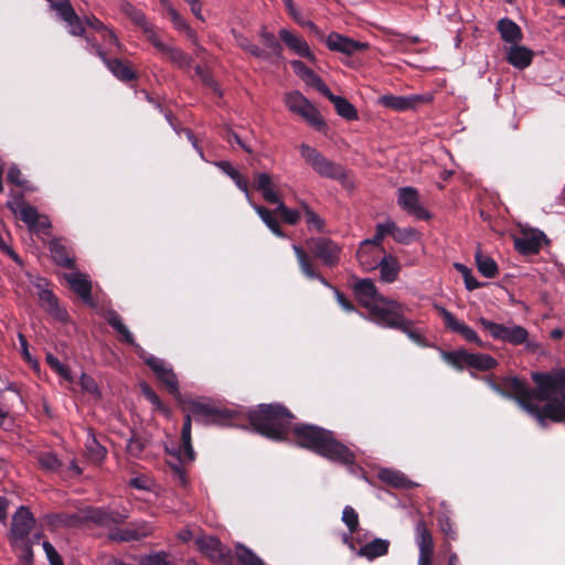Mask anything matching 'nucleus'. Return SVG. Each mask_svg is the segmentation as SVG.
Wrapping results in <instances>:
<instances>
[{"instance_id": "36", "label": "nucleus", "mask_w": 565, "mask_h": 565, "mask_svg": "<svg viewBox=\"0 0 565 565\" xmlns=\"http://www.w3.org/2000/svg\"><path fill=\"white\" fill-rule=\"evenodd\" d=\"M108 70L111 74L121 82L128 83L137 79V73L128 61L114 58L108 63Z\"/></svg>"}, {"instance_id": "24", "label": "nucleus", "mask_w": 565, "mask_h": 565, "mask_svg": "<svg viewBox=\"0 0 565 565\" xmlns=\"http://www.w3.org/2000/svg\"><path fill=\"white\" fill-rule=\"evenodd\" d=\"M384 254H386L384 249L375 250L369 242H362L356 250V258L363 270L371 271L377 268L379 260Z\"/></svg>"}, {"instance_id": "37", "label": "nucleus", "mask_w": 565, "mask_h": 565, "mask_svg": "<svg viewBox=\"0 0 565 565\" xmlns=\"http://www.w3.org/2000/svg\"><path fill=\"white\" fill-rule=\"evenodd\" d=\"M119 10L122 14H125L136 26L141 30L146 29L150 22L148 21L146 14L142 10L135 7L127 0H121L119 3Z\"/></svg>"}, {"instance_id": "14", "label": "nucleus", "mask_w": 565, "mask_h": 565, "mask_svg": "<svg viewBox=\"0 0 565 565\" xmlns=\"http://www.w3.org/2000/svg\"><path fill=\"white\" fill-rule=\"evenodd\" d=\"M397 204L407 214L427 221L431 214L422 205L417 189L413 186H403L397 190Z\"/></svg>"}, {"instance_id": "55", "label": "nucleus", "mask_w": 565, "mask_h": 565, "mask_svg": "<svg viewBox=\"0 0 565 565\" xmlns=\"http://www.w3.org/2000/svg\"><path fill=\"white\" fill-rule=\"evenodd\" d=\"M479 323L491 334L492 338L497 340L503 339L507 326L490 321L486 318H480Z\"/></svg>"}, {"instance_id": "60", "label": "nucleus", "mask_w": 565, "mask_h": 565, "mask_svg": "<svg viewBox=\"0 0 565 565\" xmlns=\"http://www.w3.org/2000/svg\"><path fill=\"white\" fill-rule=\"evenodd\" d=\"M302 81H305L308 85L315 87L323 96L330 90V88L326 85L321 77L318 76L312 70Z\"/></svg>"}, {"instance_id": "46", "label": "nucleus", "mask_w": 565, "mask_h": 565, "mask_svg": "<svg viewBox=\"0 0 565 565\" xmlns=\"http://www.w3.org/2000/svg\"><path fill=\"white\" fill-rule=\"evenodd\" d=\"M36 460H38L40 467L43 470L49 471V472H55L62 466V462L57 458V456L51 451H42V452L38 454Z\"/></svg>"}, {"instance_id": "44", "label": "nucleus", "mask_w": 565, "mask_h": 565, "mask_svg": "<svg viewBox=\"0 0 565 565\" xmlns=\"http://www.w3.org/2000/svg\"><path fill=\"white\" fill-rule=\"evenodd\" d=\"M259 38L264 45L268 49V54L280 57L282 52V46L276 39L275 34L268 32L265 26H263L259 31Z\"/></svg>"}, {"instance_id": "51", "label": "nucleus", "mask_w": 565, "mask_h": 565, "mask_svg": "<svg viewBox=\"0 0 565 565\" xmlns=\"http://www.w3.org/2000/svg\"><path fill=\"white\" fill-rule=\"evenodd\" d=\"M306 222L309 226L315 227L319 233L324 231V221L306 203L301 204Z\"/></svg>"}, {"instance_id": "20", "label": "nucleus", "mask_w": 565, "mask_h": 565, "mask_svg": "<svg viewBox=\"0 0 565 565\" xmlns=\"http://www.w3.org/2000/svg\"><path fill=\"white\" fill-rule=\"evenodd\" d=\"M49 250L53 262L63 268L73 269L75 259L71 247L63 243L62 238H54L49 243Z\"/></svg>"}, {"instance_id": "12", "label": "nucleus", "mask_w": 565, "mask_h": 565, "mask_svg": "<svg viewBox=\"0 0 565 565\" xmlns=\"http://www.w3.org/2000/svg\"><path fill=\"white\" fill-rule=\"evenodd\" d=\"M530 415L536 418L542 427L546 426V420L565 424V392L551 398L543 406L531 407Z\"/></svg>"}, {"instance_id": "50", "label": "nucleus", "mask_w": 565, "mask_h": 565, "mask_svg": "<svg viewBox=\"0 0 565 565\" xmlns=\"http://www.w3.org/2000/svg\"><path fill=\"white\" fill-rule=\"evenodd\" d=\"M138 565H171L170 554L160 551L140 557Z\"/></svg>"}, {"instance_id": "9", "label": "nucleus", "mask_w": 565, "mask_h": 565, "mask_svg": "<svg viewBox=\"0 0 565 565\" xmlns=\"http://www.w3.org/2000/svg\"><path fill=\"white\" fill-rule=\"evenodd\" d=\"M443 359L457 370L465 367L473 369L477 371H489L498 365L494 358L484 353H471L465 349L455 351H444Z\"/></svg>"}, {"instance_id": "17", "label": "nucleus", "mask_w": 565, "mask_h": 565, "mask_svg": "<svg viewBox=\"0 0 565 565\" xmlns=\"http://www.w3.org/2000/svg\"><path fill=\"white\" fill-rule=\"evenodd\" d=\"M436 310L443 317L447 329L455 333L460 334L466 341L476 343L478 347H483L477 332L465 322L459 321L450 311L446 308L435 305Z\"/></svg>"}, {"instance_id": "61", "label": "nucleus", "mask_w": 565, "mask_h": 565, "mask_svg": "<svg viewBox=\"0 0 565 565\" xmlns=\"http://www.w3.org/2000/svg\"><path fill=\"white\" fill-rule=\"evenodd\" d=\"M239 46L244 51L248 52L249 54H252L255 57H258V58H268L269 57V54L267 53V51L262 50L258 45L252 43L247 39H242L239 42Z\"/></svg>"}, {"instance_id": "54", "label": "nucleus", "mask_w": 565, "mask_h": 565, "mask_svg": "<svg viewBox=\"0 0 565 565\" xmlns=\"http://www.w3.org/2000/svg\"><path fill=\"white\" fill-rule=\"evenodd\" d=\"M146 448V440L134 434L127 443L126 449L129 456L139 458Z\"/></svg>"}, {"instance_id": "16", "label": "nucleus", "mask_w": 565, "mask_h": 565, "mask_svg": "<svg viewBox=\"0 0 565 565\" xmlns=\"http://www.w3.org/2000/svg\"><path fill=\"white\" fill-rule=\"evenodd\" d=\"M153 527L149 522H131L126 527L115 529L109 532V539L115 542L139 541L151 535Z\"/></svg>"}, {"instance_id": "59", "label": "nucleus", "mask_w": 565, "mask_h": 565, "mask_svg": "<svg viewBox=\"0 0 565 565\" xmlns=\"http://www.w3.org/2000/svg\"><path fill=\"white\" fill-rule=\"evenodd\" d=\"M46 362L47 364L61 376H63L65 380L71 381V372L70 369L60 362V360L54 356L52 353L46 354Z\"/></svg>"}, {"instance_id": "45", "label": "nucleus", "mask_w": 565, "mask_h": 565, "mask_svg": "<svg viewBox=\"0 0 565 565\" xmlns=\"http://www.w3.org/2000/svg\"><path fill=\"white\" fill-rule=\"evenodd\" d=\"M529 337V332L521 326L505 327V332L502 341L509 342L514 345L523 344Z\"/></svg>"}, {"instance_id": "21", "label": "nucleus", "mask_w": 565, "mask_h": 565, "mask_svg": "<svg viewBox=\"0 0 565 565\" xmlns=\"http://www.w3.org/2000/svg\"><path fill=\"white\" fill-rule=\"evenodd\" d=\"M279 38L294 53L301 57H306L311 62H315V54L311 52L308 43L302 38L294 34L287 29H281L279 31Z\"/></svg>"}, {"instance_id": "38", "label": "nucleus", "mask_w": 565, "mask_h": 565, "mask_svg": "<svg viewBox=\"0 0 565 565\" xmlns=\"http://www.w3.org/2000/svg\"><path fill=\"white\" fill-rule=\"evenodd\" d=\"M162 55L181 70L189 71L192 66V57L180 47L169 44Z\"/></svg>"}, {"instance_id": "42", "label": "nucleus", "mask_w": 565, "mask_h": 565, "mask_svg": "<svg viewBox=\"0 0 565 565\" xmlns=\"http://www.w3.org/2000/svg\"><path fill=\"white\" fill-rule=\"evenodd\" d=\"M215 164L235 182L239 190H242L245 194H248L247 180L239 173L238 170L233 168L231 162L223 160L217 161Z\"/></svg>"}, {"instance_id": "53", "label": "nucleus", "mask_w": 565, "mask_h": 565, "mask_svg": "<svg viewBox=\"0 0 565 565\" xmlns=\"http://www.w3.org/2000/svg\"><path fill=\"white\" fill-rule=\"evenodd\" d=\"M455 268L462 275L465 286L468 290L481 287V284L473 277L472 271L463 264L456 263Z\"/></svg>"}, {"instance_id": "6", "label": "nucleus", "mask_w": 565, "mask_h": 565, "mask_svg": "<svg viewBox=\"0 0 565 565\" xmlns=\"http://www.w3.org/2000/svg\"><path fill=\"white\" fill-rule=\"evenodd\" d=\"M353 291L359 303L367 310L370 320L377 324H381L401 303L379 294L374 282L369 278L356 280Z\"/></svg>"}, {"instance_id": "49", "label": "nucleus", "mask_w": 565, "mask_h": 565, "mask_svg": "<svg viewBox=\"0 0 565 565\" xmlns=\"http://www.w3.org/2000/svg\"><path fill=\"white\" fill-rule=\"evenodd\" d=\"M392 237L399 244H409L418 238V232L413 227L401 228L395 224Z\"/></svg>"}, {"instance_id": "31", "label": "nucleus", "mask_w": 565, "mask_h": 565, "mask_svg": "<svg viewBox=\"0 0 565 565\" xmlns=\"http://www.w3.org/2000/svg\"><path fill=\"white\" fill-rule=\"evenodd\" d=\"M254 188L262 192V195L266 202L273 204H278L280 202L277 192L273 188V182L268 173H256L254 177Z\"/></svg>"}, {"instance_id": "28", "label": "nucleus", "mask_w": 565, "mask_h": 565, "mask_svg": "<svg viewBox=\"0 0 565 565\" xmlns=\"http://www.w3.org/2000/svg\"><path fill=\"white\" fill-rule=\"evenodd\" d=\"M292 249L297 256L301 271L308 278L318 279L322 285H324L329 288H332V286L328 282V280L316 270L310 256L307 254V252L302 247H300L298 245H294Z\"/></svg>"}, {"instance_id": "58", "label": "nucleus", "mask_w": 565, "mask_h": 565, "mask_svg": "<svg viewBox=\"0 0 565 565\" xmlns=\"http://www.w3.org/2000/svg\"><path fill=\"white\" fill-rule=\"evenodd\" d=\"M148 41L162 54L169 44L161 41L152 23L142 30Z\"/></svg>"}, {"instance_id": "2", "label": "nucleus", "mask_w": 565, "mask_h": 565, "mask_svg": "<svg viewBox=\"0 0 565 565\" xmlns=\"http://www.w3.org/2000/svg\"><path fill=\"white\" fill-rule=\"evenodd\" d=\"M532 379L537 388H531L518 376H508L502 380L501 387L497 391L505 396L514 398L518 404L530 414L531 407H540V403L550 401L553 394H561V388L554 374L533 373Z\"/></svg>"}, {"instance_id": "11", "label": "nucleus", "mask_w": 565, "mask_h": 565, "mask_svg": "<svg viewBox=\"0 0 565 565\" xmlns=\"http://www.w3.org/2000/svg\"><path fill=\"white\" fill-rule=\"evenodd\" d=\"M404 305L399 303L398 308H395L380 326L390 329H397L404 332L413 342L422 347L427 345V340L423 332L415 327L413 320L407 319L404 316Z\"/></svg>"}, {"instance_id": "23", "label": "nucleus", "mask_w": 565, "mask_h": 565, "mask_svg": "<svg viewBox=\"0 0 565 565\" xmlns=\"http://www.w3.org/2000/svg\"><path fill=\"white\" fill-rule=\"evenodd\" d=\"M415 540L419 550L418 556H434V540L424 519H419L415 525Z\"/></svg>"}, {"instance_id": "57", "label": "nucleus", "mask_w": 565, "mask_h": 565, "mask_svg": "<svg viewBox=\"0 0 565 565\" xmlns=\"http://www.w3.org/2000/svg\"><path fill=\"white\" fill-rule=\"evenodd\" d=\"M342 521L348 526L350 534L356 532L359 527V515L351 505L344 507L342 512Z\"/></svg>"}, {"instance_id": "18", "label": "nucleus", "mask_w": 565, "mask_h": 565, "mask_svg": "<svg viewBox=\"0 0 565 565\" xmlns=\"http://www.w3.org/2000/svg\"><path fill=\"white\" fill-rule=\"evenodd\" d=\"M195 544L199 551L214 563H224L230 554V550L215 536H199Z\"/></svg>"}, {"instance_id": "64", "label": "nucleus", "mask_w": 565, "mask_h": 565, "mask_svg": "<svg viewBox=\"0 0 565 565\" xmlns=\"http://www.w3.org/2000/svg\"><path fill=\"white\" fill-rule=\"evenodd\" d=\"M7 179L10 183L20 188L25 186L26 181L22 178L21 170L17 166H12L8 170Z\"/></svg>"}, {"instance_id": "27", "label": "nucleus", "mask_w": 565, "mask_h": 565, "mask_svg": "<svg viewBox=\"0 0 565 565\" xmlns=\"http://www.w3.org/2000/svg\"><path fill=\"white\" fill-rule=\"evenodd\" d=\"M377 478L382 482L396 489H412L416 486V483L409 480L403 472L390 468L380 469Z\"/></svg>"}, {"instance_id": "10", "label": "nucleus", "mask_w": 565, "mask_h": 565, "mask_svg": "<svg viewBox=\"0 0 565 565\" xmlns=\"http://www.w3.org/2000/svg\"><path fill=\"white\" fill-rule=\"evenodd\" d=\"M299 148L301 157L320 177L337 180L347 177V171L341 164L327 159L313 147L301 143Z\"/></svg>"}, {"instance_id": "7", "label": "nucleus", "mask_w": 565, "mask_h": 565, "mask_svg": "<svg viewBox=\"0 0 565 565\" xmlns=\"http://www.w3.org/2000/svg\"><path fill=\"white\" fill-rule=\"evenodd\" d=\"M35 525V519L29 508L21 505L12 515L9 542L13 548L25 550L30 556L32 548L29 535Z\"/></svg>"}, {"instance_id": "5", "label": "nucleus", "mask_w": 565, "mask_h": 565, "mask_svg": "<svg viewBox=\"0 0 565 565\" xmlns=\"http://www.w3.org/2000/svg\"><path fill=\"white\" fill-rule=\"evenodd\" d=\"M294 418L281 404H260L248 414L253 429L273 440L286 439Z\"/></svg>"}, {"instance_id": "8", "label": "nucleus", "mask_w": 565, "mask_h": 565, "mask_svg": "<svg viewBox=\"0 0 565 565\" xmlns=\"http://www.w3.org/2000/svg\"><path fill=\"white\" fill-rule=\"evenodd\" d=\"M287 108L305 119L317 131L326 132L328 127L317 107L300 92L294 90L285 96Z\"/></svg>"}, {"instance_id": "3", "label": "nucleus", "mask_w": 565, "mask_h": 565, "mask_svg": "<svg viewBox=\"0 0 565 565\" xmlns=\"http://www.w3.org/2000/svg\"><path fill=\"white\" fill-rule=\"evenodd\" d=\"M295 441L298 446L307 448L329 460L343 465L355 461L354 454L338 441L333 433L316 425L296 424L292 427Z\"/></svg>"}, {"instance_id": "30", "label": "nucleus", "mask_w": 565, "mask_h": 565, "mask_svg": "<svg viewBox=\"0 0 565 565\" xmlns=\"http://www.w3.org/2000/svg\"><path fill=\"white\" fill-rule=\"evenodd\" d=\"M390 541L376 537L371 542L364 544L358 551V555L361 557H365L369 561H373L377 557L384 556L388 553Z\"/></svg>"}, {"instance_id": "43", "label": "nucleus", "mask_w": 565, "mask_h": 565, "mask_svg": "<svg viewBox=\"0 0 565 565\" xmlns=\"http://www.w3.org/2000/svg\"><path fill=\"white\" fill-rule=\"evenodd\" d=\"M255 210H256L257 214L259 215V217L262 218V221L268 226V228L275 235H277L278 237L285 236V234L281 231V227L279 225V222L275 216V214L277 213V212H275V210L271 211L264 206H255Z\"/></svg>"}, {"instance_id": "33", "label": "nucleus", "mask_w": 565, "mask_h": 565, "mask_svg": "<svg viewBox=\"0 0 565 565\" xmlns=\"http://www.w3.org/2000/svg\"><path fill=\"white\" fill-rule=\"evenodd\" d=\"M497 28L502 40L507 43L516 44L523 39L521 28L511 19H500Z\"/></svg>"}, {"instance_id": "56", "label": "nucleus", "mask_w": 565, "mask_h": 565, "mask_svg": "<svg viewBox=\"0 0 565 565\" xmlns=\"http://www.w3.org/2000/svg\"><path fill=\"white\" fill-rule=\"evenodd\" d=\"M141 392L156 409L160 411L163 414L169 413V409L162 404L158 394L148 384H141Z\"/></svg>"}, {"instance_id": "62", "label": "nucleus", "mask_w": 565, "mask_h": 565, "mask_svg": "<svg viewBox=\"0 0 565 565\" xmlns=\"http://www.w3.org/2000/svg\"><path fill=\"white\" fill-rule=\"evenodd\" d=\"M42 546L51 565H64L61 555L50 542L44 541Z\"/></svg>"}, {"instance_id": "39", "label": "nucleus", "mask_w": 565, "mask_h": 565, "mask_svg": "<svg viewBox=\"0 0 565 565\" xmlns=\"http://www.w3.org/2000/svg\"><path fill=\"white\" fill-rule=\"evenodd\" d=\"M9 206L15 215H19L20 220L25 223L29 228L33 225L40 215L34 206L25 203L22 200L14 204H9Z\"/></svg>"}, {"instance_id": "41", "label": "nucleus", "mask_w": 565, "mask_h": 565, "mask_svg": "<svg viewBox=\"0 0 565 565\" xmlns=\"http://www.w3.org/2000/svg\"><path fill=\"white\" fill-rule=\"evenodd\" d=\"M85 448L87 458L94 463H100L106 457V448L97 441L94 435H88Z\"/></svg>"}, {"instance_id": "19", "label": "nucleus", "mask_w": 565, "mask_h": 565, "mask_svg": "<svg viewBox=\"0 0 565 565\" xmlns=\"http://www.w3.org/2000/svg\"><path fill=\"white\" fill-rule=\"evenodd\" d=\"M326 45L330 51L340 52L345 55H353L356 52L365 51L369 44L359 42L337 32H331L326 39Z\"/></svg>"}, {"instance_id": "48", "label": "nucleus", "mask_w": 565, "mask_h": 565, "mask_svg": "<svg viewBox=\"0 0 565 565\" xmlns=\"http://www.w3.org/2000/svg\"><path fill=\"white\" fill-rule=\"evenodd\" d=\"M235 553L242 565H266L252 550L242 544L236 545Z\"/></svg>"}, {"instance_id": "26", "label": "nucleus", "mask_w": 565, "mask_h": 565, "mask_svg": "<svg viewBox=\"0 0 565 565\" xmlns=\"http://www.w3.org/2000/svg\"><path fill=\"white\" fill-rule=\"evenodd\" d=\"M38 298L40 306L53 318L58 321H66L68 319L67 311L60 307L58 300L51 289L38 292Z\"/></svg>"}, {"instance_id": "63", "label": "nucleus", "mask_w": 565, "mask_h": 565, "mask_svg": "<svg viewBox=\"0 0 565 565\" xmlns=\"http://www.w3.org/2000/svg\"><path fill=\"white\" fill-rule=\"evenodd\" d=\"M52 227V223L46 215H39L33 225L29 228L34 233H44L47 234L49 230Z\"/></svg>"}, {"instance_id": "22", "label": "nucleus", "mask_w": 565, "mask_h": 565, "mask_svg": "<svg viewBox=\"0 0 565 565\" xmlns=\"http://www.w3.org/2000/svg\"><path fill=\"white\" fill-rule=\"evenodd\" d=\"M423 100L419 95L413 96H396V95H382L379 97L377 103L383 107L392 110L403 111L415 108L416 105Z\"/></svg>"}, {"instance_id": "34", "label": "nucleus", "mask_w": 565, "mask_h": 565, "mask_svg": "<svg viewBox=\"0 0 565 565\" xmlns=\"http://www.w3.org/2000/svg\"><path fill=\"white\" fill-rule=\"evenodd\" d=\"M334 106L339 116L347 120H356L359 118L355 107L344 97L334 95L331 90L324 95Z\"/></svg>"}, {"instance_id": "1", "label": "nucleus", "mask_w": 565, "mask_h": 565, "mask_svg": "<svg viewBox=\"0 0 565 565\" xmlns=\"http://www.w3.org/2000/svg\"><path fill=\"white\" fill-rule=\"evenodd\" d=\"M184 411L190 413L184 416V423L181 429V445L177 450L169 451L172 460L168 461L172 470L173 479L182 487L188 483L185 465L195 460V451L192 446V416L203 425L231 426L236 419V412L225 407H218L211 403H204L198 399L179 401Z\"/></svg>"}, {"instance_id": "15", "label": "nucleus", "mask_w": 565, "mask_h": 565, "mask_svg": "<svg viewBox=\"0 0 565 565\" xmlns=\"http://www.w3.org/2000/svg\"><path fill=\"white\" fill-rule=\"evenodd\" d=\"M545 234L539 230L524 231L513 238L514 248L524 256L540 253L543 243H547Z\"/></svg>"}, {"instance_id": "40", "label": "nucleus", "mask_w": 565, "mask_h": 565, "mask_svg": "<svg viewBox=\"0 0 565 565\" xmlns=\"http://www.w3.org/2000/svg\"><path fill=\"white\" fill-rule=\"evenodd\" d=\"M475 257L477 268L482 276L487 278H493L498 275V265L492 257L483 255L480 248H478V250L476 252Z\"/></svg>"}, {"instance_id": "32", "label": "nucleus", "mask_w": 565, "mask_h": 565, "mask_svg": "<svg viewBox=\"0 0 565 565\" xmlns=\"http://www.w3.org/2000/svg\"><path fill=\"white\" fill-rule=\"evenodd\" d=\"M380 276L385 282H393L397 279L401 266L395 256L391 254H384L379 260Z\"/></svg>"}, {"instance_id": "52", "label": "nucleus", "mask_w": 565, "mask_h": 565, "mask_svg": "<svg viewBox=\"0 0 565 565\" xmlns=\"http://www.w3.org/2000/svg\"><path fill=\"white\" fill-rule=\"evenodd\" d=\"M275 212L280 214L282 221L290 225L297 224L300 220V212L297 210H291V209L287 207L282 201H280L277 204Z\"/></svg>"}, {"instance_id": "13", "label": "nucleus", "mask_w": 565, "mask_h": 565, "mask_svg": "<svg viewBox=\"0 0 565 565\" xmlns=\"http://www.w3.org/2000/svg\"><path fill=\"white\" fill-rule=\"evenodd\" d=\"M307 248L329 267L335 266L340 260L341 248L327 237H310L306 241Z\"/></svg>"}, {"instance_id": "25", "label": "nucleus", "mask_w": 565, "mask_h": 565, "mask_svg": "<svg viewBox=\"0 0 565 565\" xmlns=\"http://www.w3.org/2000/svg\"><path fill=\"white\" fill-rule=\"evenodd\" d=\"M65 279L85 303L93 306L92 282L86 275L81 273L67 274Z\"/></svg>"}, {"instance_id": "4", "label": "nucleus", "mask_w": 565, "mask_h": 565, "mask_svg": "<svg viewBox=\"0 0 565 565\" xmlns=\"http://www.w3.org/2000/svg\"><path fill=\"white\" fill-rule=\"evenodd\" d=\"M106 320L108 324L121 335V340L130 345H135L140 350L139 356L143 360L147 366L154 373L156 377L166 386L167 391L179 402L182 396L179 390L178 376L173 367L164 360L146 353L136 342L135 338L122 322L120 316L110 310L107 312Z\"/></svg>"}, {"instance_id": "29", "label": "nucleus", "mask_w": 565, "mask_h": 565, "mask_svg": "<svg viewBox=\"0 0 565 565\" xmlns=\"http://www.w3.org/2000/svg\"><path fill=\"white\" fill-rule=\"evenodd\" d=\"M533 56L532 50L523 45L513 44L509 47L507 61L515 68L524 70L531 65Z\"/></svg>"}, {"instance_id": "47", "label": "nucleus", "mask_w": 565, "mask_h": 565, "mask_svg": "<svg viewBox=\"0 0 565 565\" xmlns=\"http://www.w3.org/2000/svg\"><path fill=\"white\" fill-rule=\"evenodd\" d=\"M168 14L177 30L184 32L186 36L193 42L196 41L195 31L186 23V21L178 13L174 8H169Z\"/></svg>"}, {"instance_id": "35", "label": "nucleus", "mask_w": 565, "mask_h": 565, "mask_svg": "<svg viewBox=\"0 0 565 565\" xmlns=\"http://www.w3.org/2000/svg\"><path fill=\"white\" fill-rule=\"evenodd\" d=\"M87 519L98 525L109 526L110 524L122 523L124 520L126 519V515L119 512H109L104 509L97 508L88 512Z\"/></svg>"}]
</instances>
